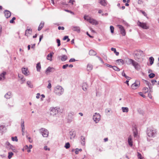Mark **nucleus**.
Masks as SVG:
<instances>
[{"label":"nucleus","mask_w":159,"mask_h":159,"mask_svg":"<svg viewBox=\"0 0 159 159\" xmlns=\"http://www.w3.org/2000/svg\"><path fill=\"white\" fill-rule=\"evenodd\" d=\"M105 65L108 66V67H112L113 66H112L111 65H109L108 64H105Z\"/></svg>","instance_id":"63"},{"label":"nucleus","mask_w":159,"mask_h":159,"mask_svg":"<svg viewBox=\"0 0 159 159\" xmlns=\"http://www.w3.org/2000/svg\"><path fill=\"white\" fill-rule=\"evenodd\" d=\"M138 26L144 29H148L149 28V26L146 23L141 22L138 21L137 23Z\"/></svg>","instance_id":"3"},{"label":"nucleus","mask_w":159,"mask_h":159,"mask_svg":"<svg viewBox=\"0 0 159 159\" xmlns=\"http://www.w3.org/2000/svg\"><path fill=\"white\" fill-rule=\"evenodd\" d=\"M68 66V65L66 64L65 65H64L62 66V68L63 69H65Z\"/></svg>","instance_id":"51"},{"label":"nucleus","mask_w":159,"mask_h":159,"mask_svg":"<svg viewBox=\"0 0 159 159\" xmlns=\"http://www.w3.org/2000/svg\"><path fill=\"white\" fill-rule=\"evenodd\" d=\"M59 58L60 59L61 61H66L67 59V57L66 55H64L62 56L59 57Z\"/></svg>","instance_id":"14"},{"label":"nucleus","mask_w":159,"mask_h":159,"mask_svg":"<svg viewBox=\"0 0 159 159\" xmlns=\"http://www.w3.org/2000/svg\"><path fill=\"white\" fill-rule=\"evenodd\" d=\"M113 69L115 70L116 71H119L120 69L117 66H114L112 67Z\"/></svg>","instance_id":"39"},{"label":"nucleus","mask_w":159,"mask_h":159,"mask_svg":"<svg viewBox=\"0 0 159 159\" xmlns=\"http://www.w3.org/2000/svg\"><path fill=\"white\" fill-rule=\"evenodd\" d=\"M27 84L31 88L33 87V85L32 84V83L30 81H28L27 82Z\"/></svg>","instance_id":"36"},{"label":"nucleus","mask_w":159,"mask_h":159,"mask_svg":"<svg viewBox=\"0 0 159 159\" xmlns=\"http://www.w3.org/2000/svg\"><path fill=\"white\" fill-rule=\"evenodd\" d=\"M66 39H67V42H68L70 41V39L69 38L68 36H64L63 39V40H65Z\"/></svg>","instance_id":"38"},{"label":"nucleus","mask_w":159,"mask_h":159,"mask_svg":"<svg viewBox=\"0 0 159 159\" xmlns=\"http://www.w3.org/2000/svg\"><path fill=\"white\" fill-rule=\"evenodd\" d=\"M53 70L54 68H53L49 67L47 69L45 73L47 74L50 72L52 71V70Z\"/></svg>","instance_id":"21"},{"label":"nucleus","mask_w":159,"mask_h":159,"mask_svg":"<svg viewBox=\"0 0 159 159\" xmlns=\"http://www.w3.org/2000/svg\"><path fill=\"white\" fill-rule=\"evenodd\" d=\"M143 90L144 91L145 93H146L148 92V88L144 87L143 89Z\"/></svg>","instance_id":"49"},{"label":"nucleus","mask_w":159,"mask_h":159,"mask_svg":"<svg viewBox=\"0 0 159 159\" xmlns=\"http://www.w3.org/2000/svg\"><path fill=\"white\" fill-rule=\"evenodd\" d=\"M99 3L102 6H104L107 5V2L105 0H99Z\"/></svg>","instance_id":"22"},{"label":"nucleus","mask_w":159,"mask_h":159,"mask_svg":"<svg viewBox=\"0 0 159 159\" xmlns=\"http://www.w3.org/2000/svg\"><path fill=\"white\" fill-rule=\"evenodd\" d=\"M117 26L120 30L121 34L123 36H125L126 34V32L124 27L120 25H118Z\"/></svg>","instance_id":"8"},{"label":"nucleus","mask_w":159,"mask_h":159,"mask_svg":"<svg viewBox=\"0 0 159 159\" xmlns=\"http://www.w3.org/2000/svg\"><path fill=\"white\" fill-rule=\"evenodd\" d=\"M32 32V30L30 29H27L25 31V35L29 36L31 34Z\"/></svg>","instance_id":"13"},{"label":"nucleus","mask_w":159,"mask_h":159,"mask_svg":"<svg viewBox=\"0 0 159 159\" xmlns=\"http://www.w3.org/2000/svg\"><path fill=\"white\" fill-rule=\"evenodd\" d=\"M97 57L98 58L99 60L101 61V62L102 63H104V62H103V61L102 60V59H101V58L100 57H99L98 56H97Z\"/></svg>","instance_id":"50"},{"label":"nucleus","mask_w":159,"mask_h":159,"mask_svg":"<svg viewBox=\"0 0 159 159\" xmlns=\"http://www.w3.org/2000/svg\"><path fill=\"white\" fill-rule=\"evenodd\" d=\"M21 127L22 128V134H23L24 133V130L25 129V127H24V122L23 120H22L21 122Z\"/></svg>","instance_id":"23"},{"label":"nucleus","mask_w":159,"mask_h":159,"mask_svg":"<svg viewBox=\"0 0 159 159\" xmlns=\"http://www.w3.org/2000/svg\"><path fill=\"white\" fill-rule=\"evenodd\" d=\"M40 130L43 137H47L48 136V132L47 129L42 128Z\"/></svg>","instance_id":"6"},{"label":"nucleus","mask_w":159,"mask_h":159,"mask_svg":"<svg viewBox=\"0 0 159 159\" xmlns=\"http://www.w3.org/2000/svg\"><path fill=\"white\" fill-rule=\"evenodd\" d=\"M75 2V1L74 0H70L69 3H70L71 5H73L74 4V2Z\"/></svg>","instance_id":"48"},{"label":"nucleus","mask_w":159,"mask_h":159,"mask_svg":"<svg viewBox=\"0 0 159 159\" xmlns=\"http://www.w3.org/2000/svg\"><path fill=\"white\" fill-rule=\"evenodd\" d=\"M116 61L119 65H123L124 63V61L122 59H118Z\"/></svg>","instance_id":"25"},{"label":"nucleus","mask_w":159,"mask_h":159,"mask_svg":"<svg viewBox=\"0 0 159 159\" xmlns=\"http://www.w3.org/2000/svg\"><path fill=\"white\" fill-rule=\"evenodd\" d=\"M16 19V18L15 17H13L12 18V19H11L10 21V23H14V20Z\"/></svg>","instance_id":"43"},{"label":"nucleus","mask_w":159,"mask_h":159,"mask_svg":"<svg viewBox=\"0 0 159 159\" xmlns=\"http://www.w3.org/2000/svg\"><path fill=\"white\" fill-rule=\"evenodd\" d=\"M72 29L74 31H76L77 32H79L80 31V28L79 27L74 26L72 27Z\"/></svg>","instance_id":"27"},{"label":"nucleus","mask_w":159,"mask_h":159,"mask_svg":"<svg viewBox=\"0 0 159 159\" xmlns=\"http://www.w3.org/2000/svg\"><path fill=\"white\" fill-rule=\"evenodd\" d=\"M111 50L113 51H114V52H116V49L115 48H111Z\"/></svg>","instance_id":"59"},{"label":"nucleus","mask_w":159,"mask_h":159,"mask_svg":"<svg viewBox=\"0 0 159 159\" xmlns=\"http://www.w3.org/2000/svg\"><path fill=\"white\" fill-rule=\"evenodd\" d=\"M147 134L149 137H154L155 136L156 132L155 131L151 129H148L147 131Z\"/></svg>","instance_id":"7"},{"label":"nucleus","mask_w":159,"mask_h":159,"mask_svg":"<svg viewBox=\"0 0 159 159\" xmlns=\"http://www.w3.org/2000/svg\"><path fill=\"white\" fill-rule=\"evenodd\" d=\"M82 149H78V148H76L75 149V153L76 154H77L79 153V152H81L82 151Z\"/></svg>","instance_id":"35"},{"label":"nucleus","mask_w":159,"mask_h":159,"mask_svg":"<svg viewBox=\"0 0 159 159\" xmlns=\"http://www.w3.org/2000/svg\"><path fill=\"white\" fill-rule=\"evenodd\" d=\"M132 65L134 66L135 69L137 70H139L140 68V66L139 64L134 60Z\"/></svg>","instance_id":"10"},{"label":"nucleus","mask_w":159,"mask_h":159,"mask_svg":"<svg viewBox=\"0 0 159 159\" xmlns=\"http://www.w3.org/2000/svg\"><path fill=\"white\" fill-rule=\"evenodd\" d=\"M22 73L25 75H27L29 74V72L27 68H22Z\"/></svg>","instance_id":"11"},{"label":"nucleus","mask_w":159,"mask_h":159,"mask_svg":"<svg viewBox=\"0 0 159 159\" xmlns=\"http://www.w3.org/2000/svg\"><path fill=\"white\" fill-rule=\"evenodd\" d=\"M57 46L59 47L61 45L60 40L59 39H57Z\"/></svg>","instance_id":"47"},{"label":"nucleus","mask_w":159,"mask_h":159,"mask_svg":"<svg viewBox=\"0 0 159 159\" xmlns=\"http://www.w3.org/2000/svg\"><path fill=\"white\" fill-rule=\"evenodd\" d=\"M44 25V23L41 22L39 25L38 28V30L39 31L43 27Z\"/></svg>","instance_id":"30"},{"label":"nucleus","mask_w":159,"mask_h":159,"mask_svg":"<svg viewBox=\"0 0 159 159\" xmlns=\"http://www.w3.org/2000/svg\"><path fill=\"white\" fill-rule=\"evenodd\" d=\"M75 60L74 58H71L69 60L70 62H72L75 61Z\"/></svg>","instance_id":"55"},{"label":"nucleus","mask_w":159,"mask_h":159,"mask_svg":"<svg viewBox=\"0 0 159 159\" xmlns=\"http://www.w3.org/2000/svg\"><path fill=\"white\" fill-rule=\"evenodd\" d=\"M82 89L84 91H86L87 90L88 86L87 84L86 83H83L82 84Z\"/></svg>","instance_id":"15"},{"label":"nucleus","mask_w":159,"mask_h":159,"mask_svg":"<svg viewBox=\"0 0 159 159\" xmlns=\"http://www.w3.org/2000/svg\"><path fill=\"white\" fill-rule=\"evenodd\" d=\"M5 16L7 18L10 17L11 16V13L10 11L7 10H5L4 12Z\"/></svg>","instance_id":"12"},{"label":"nucleus","mask_w":159,"mask_h":159,"mask_svg":"<svg viewBox=\"0 0 159 159\" xmlns=\"http://www.w3.org/2000/svg\"><path fill=\"white\" fill-rule=\"evenodd\" d=\"M44 149L45 150L50 151V149L49 148H48L47 146H45L44 147Z\"/></svg>","instance_id":"52"},{"label":"nucleus","mask_w":159,"mask_h":159,"mask_svg":"<svg viewBox=\"0 0 159 159\" xmlns=\"http://www.w3.org/2000/svg\"><path fill=\"white\" fill-rule=\"evenodd\" d=\"M70 147V145L69 143H66L65 147L66 149H68Z\"/></svg>","instance_id":"37"},{"label":"nucleus","mask_w":159,"mask_h":159,"mask_svg":"<svg viewBox=\"0 0 159 159\" xmlns=\"http://www.w3.org/2000/svg\"><path fill=\"white\" fill-rule=\"evenodd\" d=\"M93 69V66L92 65L89 64L87 66V69L88 71H90Z\"/></svg>","instance_id":"32"},{"label":"nucleus","mask_w":159,"mask_h":159,"mask_svg":"<svg viewBox=\"0 0 159 159\" xmlns=\"http://www.w3.org/2000/svg\"><path fill=\"white\" fill-rule=\"evenodd\" d=\"M140 85V82L139 80H136L131 85L132 89H135L138 88Z\"/></svg>","instance_id":"5"},{"label":"nucleus","mask_w":159,"mask_h":159,"mask_svg":"<svg viewBox=\"0 0 159 159\" xmlns=\"http://www.w3.org/2000/svg\"><path fill=\"white\" fill-rule=\"evenodd\" d=\"M139 95L141 96L142 97H143V98H144L145 97V96L143 94H142V93L141 92L139 93Z\"/></svg>","instance_id":"64"},{"label":"nucleus","mask_w":159,"mask_h":159,"mask_svg":"<svg viewBox=\"0 0 159 159\" xmlns=\"http://www.w3.org/2000/svg\"><path fill=\"white\" fill-rule=\"evenodd\" d=\"M93 119L96 123L98 122L100 119V115L98 113H96L93 115Z\"/></svg>","instance_id":"9"},{"label":"nucleus","mask_w":159,"mask_h":159,"mask_svg":"<svg viewBox=\"0 0 159 159\" xmlns=\"http://www.w3.org/2000/svg\"><path fill=\"white\" fill-rule=\"evenodd\" d=\"M40 94L39 93H38L37 94V95H36V97L38 99L39 98V97H40Z\"/></svg>","instance_id":"58"},{"label":"nucleus","mask_w":159,"mask_h":159,"mask_svg":"<svg viewBox=\"0 0 159 159\" xmlns=\"http://www.w3.org/2000/svg\"><path fill=\"white\" fill-rule=\"evenodd\" d=\"M43 35H41L39 37V42H40L41 39H43Z\"/></svg>","instance_id":"60"},{"label":"nucleus","mask_w":159,"mask_h":159,"mask_svg":"<svg viewBox=\"0 0 159 159\" xmlns=\"http://www.w3.org/2000/svg\"><path fill=\"white\" fill-rule=\"evenodd\" d=\"M54 54V53L53 52H50L49 54H48L47 57V60H50V61H52V57Z\"/></svg>","instance_id":"16"},{"label":"nucleus","mask_w":159,"mask_h":159,"mask_svg":"<svg viewBox=\"0 0 159 159\" xmlns=\"http://www.w3.org/2000/svg\"><path fill=\"white\" fill-rule=\"evenodd\" d=\"M134 61V60L133 59L127 58L126 59L125 62L127 64L130 65L131 64H132Z\"/></svg>","instance_id":"19"},{"label":"nucleus","mask_w":159,"mask_h":159,"mask_svg":"<svg viewBox=\"0 0 159 159\" xmlns=\"http://www.w3.org/2000/svg\"><path fill=\"white\" fill-rule=\"evenodd\" d=\"M114 27L112 26H110V29L111 31V32L112 33H114Z\"/></svg>","instance_id":"45"},{"label":"nucleus","mask_w":159,"mask_h":159,"mask_svg":"<svg viewBox=\"0 0 159 159\" xmlns=\"http://www.w3.org/2000/svg\"><path fill=\"white\" fill-rule=\"evenodd\" d=\"M155 76V74L154 73H151L149 75V77L150 78H153Z\"/></svg>","instance_id":"44"},{"label":"nucleus","mask_w":159,"mask_h":159,"mask_svg":"<svg viewBox=\"0 0 159 159\" xmlns=\"http://www.w3.org/2000/svg\"><path fill=\"white\" fill-rule=\"evenodd\" d=\"M13 153L12 152H9L8 158L9 159H11L12 157V156L13 155Z\"/></svg>","instance_id":"34"},{"label":"nucleus","mask_w":159,"mask_h":159,"mask_svg":"<svg viewBox=\"0 0 159 159\" xmlns=\"http://www.w3.org/2000/svg\"><path fill=\"white\" fill-rule=\"evenodd\" d=\"M128 143L129 145L132 146L133 145V142L132 141V137L131 135H130L128 139Z\"/></svg>","instance_id":"17"},{"label":"nucleus","mask_w":159,"mask_h":159,"mask_svg":"<svg viewBox=\"0 0 159 159\" xmlns=\"http://www.w3.org/2000/svg\"><path fill=\"white\" fill-rule=\"evenodd\" d=\"M138 157L139 159H143V157H142L141 154L139 152H138Z\"/></svg>","instance_id":"41"},{"label":"nucleus","mask_w":159,"mask_h":159,"mask_svg":"<svg viewBox=\"0 0 159 159\" xmlns=\"http://www.w3.org/2000/svg\"><path fill=\"white\" fill-rule=\"evenodd\" d=\"M6 73L5 72H3L0 75V80L5 79V75H6Z\"/></svg>","instance_id":"24"},{"label":"nucleus","mask_w":159,"mask_h":159,"mask_svg":"<svg viewBox=\"0 0 159 159\" xmlns=\"http://www.w3.org/2000/svg\"><path fill=\"white\" fill-rule=\"evenodd\" d=\"M84 18L92 24L97 25L98 24V22L96 20L91 18L88 16H84Z\"/></svg>","instance_id":"1"},{"label":"nucleus","mask_w":159,"mask_h":159,"mask_svg":"<svg viewBox=\"0 0 159 159\" xmlns=\"http://www.w3.org/2000/svg\"><path fill=\"white\" fill-rule=\"evenodd\" d=\"M57 112V110L54 108H52L50 111V114L52 115H55Z\"/></svg>","instance_id":"18"},{"label":"nucleus","mask_w":159,"mask_h":159,"mask_svg":"<svg viewBox=\"0 0 159 159\" xmlns=\"http://www.w3.org/2000/svg\"><path fill=\"white\" fill-rule=\"evenodd\" d=\"M141 12H142V13H143V14L145 16H147V14H146V12H144V11H141Z\"/></svg>","instance_id":"62"},{"label":"nucleus","mask_w":159,"mask_h":159,"mask_svg":"<svg viewBox=\"0 0 159 159\" xmlns=\"http://www.w3.org/2000/svg\"><path fill=\"white\" fill-rule=\"evenodd\" d=\"M64 27H63V26H62V27H61V26H59L58 27V29L59 30H64Z\"/></svg>","instance_id":"53"},{"label":"nucleus","mask_w":159,"mask_h":159,"mask_svg":"<svg viewBox=\"0 0 159 159\" xmlns=\"http://www.w3.org/2000/svg\"><path fill=\"white\" fill-rule=\"evenodd\" d=\"M11 96V93L10 92H8L6 93L5 95V97L7 99H9L10 98Z\"/></svg>","instance_id":"29"},{"label":"nucleus","mask_w":159,"mask_h":159,"mask_svg":"<svg viewBox=\"0 0 159 159\" xmlns=\"http://www.w3.org/2000/svg\"><path fill=\"white\" fill-rule=\"evenodd\" d=\"M122 75L123 76H124L125 77L126 76V75H125V74L124 71H123L122 72Z\"/></svg>","instance_id":"61"},{"label":"nucleus","mask_w":159,"mask_h":159,"mask_svg":"<svg viewBox=\"0 0 159 159\" xmlns=\"http://www.w3.org/2000/svg\"><path fill=\"white\" fill-rule=\"evenodd\" d=\"M11 139L13 141H15L16 142L18 141V139H17V137L16 136H15L14 137H12Z\"/></svg>","instance_id":"42"},{"label":"nucleus","mask_w":159,"mask_h":159,"mask_svg":"<svg viewBox=\"0 0 159 159\" xmlns=\"http://www.w3.org/2000/svg\"><path fill=\"white\" fill-rule=\"evenodd\" d=\"M122 111L123 112H127L129 111V109L128 107H122Z\"/></svg>","instance_id":"33"},{"label":"nucleus","mask_w":159,"mask_h":159,"mask_svg":"<svg viewBox=\"0 0 159 159\" xmlns=\"http://www.w3.org/2000/svg\"><path fill=\"white\" fill-rule=\"evenodd\" d=\"M19 78H20V80L22 81V82L21 83H22L23 82L25 81V79L22 76H20V75H18Z\"/></svg>","instance_id":"40"},{"label":"nucleus","mask_w":159,"mask_h":159,"mask_svg":"<svg viewBox=\"0 0 159 159\" xmlns=\"http://www.w3.org/2000/svg\"><path fill=\"white\" fill-rule=\"evenodd\" d=\"M37 70L38 71H40L41 69V66L40 62L38 63L36 65Z\"/></svg>","instance_id":"28"},{"label":"nucleus","mask_w":159,"mask_h":159,"mask_svg":"<svg viewBox=\"0 0 159 159\" xmlns=\"http://www.w3.org/2000/svg\"><path fill=\"white\" fill-rule=\"evenodd\" d=\"M64 91L63 89L60 86H57L55 89L54 92L58 95H61Z\"/></svg>","instance_id":"2"},{"label":"nucleus","mask_w":159,"mask_h":159,"mask_svg":"<svg viewBox=\"0 0 159 159\" xmlns=\"http://www.w3.org/2000/svg\"><path fill=\"white\" fill-rule=\"evenodd\" d=\"M151 82L152 84H154L156 83L157 82V81L155 80H153L151 81Z\"/></svg>","instance_id":"56"},{"label":"nucleus","mask_w":159,"mask_h":159,"mask_svg":"<svg viewBox=\"0 0 159 159\" xmlns=\"http://www.w3.org/2000/svg\"><path fill=\"white\" fill-rule=\"evenodd\" d=\"M27 138L30 142L31 143L33 142L32 139L30 137H28Z\"/></svg>","instance_id":"54"},{"label":"nucleus","mask_w":159,"mask_h":159,"mask_svg":"<svg viewBox=\"0 0 159 159\" xmlns=\"http://www.w3.org/2000/svg\"><path fill=\"white\" fill-rule=\"evenodd\" d=\"M48 86H47V88H48L50 89L51 88V86H52L51 84V81L50 80H49L48 81Z\"/></svg>","instance_id":"46"},{"label":"nucleus","mask_w":159,"mask_h":159,"mask_svg":"<svg viewBox=\"0 0 159 159\" xmlns=\"http://www.w3.org/2000/svg\"><path fill=\"white\" fill-rule=\"evenodd\" d=\"M81 140L80 142L81 144L83 145H84L85 144V137L84 136H81Z\"/></svg>","instance_id":"26"},{"label":"nucleus","mask_w":159,"mask_h":159,"mask_svg":"<svg viewBox=\"0 0 159 159\" xmlns=\"http://www.w3.org/2000/svg\"><path fill=\"white\" fill-rule=\"evenodd\" d=\"M5 127L4 125H0V130H1L3 129Z\"/></svg>","instance_id":"57"},{"label":"nucleus","mask_w":159,"mask_h":159,"mask_svg":"<svg viewBox=\"0 0 159 159\" xmlns=\"http://www.w3.org/2000/svg\"><path fill=\"white\" fill-rule=\"evenodd\" d=\"M96 52L93 50H90L89 52V54L91 56H94L96 55Z\"/></svg>","instance_id":"20"},{"label":"nucleus","mask_w":159,"mask_h":159,"mask_svg":"<svg viewBox=\"0 0 159 159\" xmlns=\"http://www.w3.org/2000/svg\"><path fill=\"white\" fill-rule=\"evenodd\" d=\"M143 55V52L142 51L139 50L137 51L135 53V58L137 60H139L142 58Z\"/></svg>","instance_id":"4"},{"label":"nucleus","mask_w":159,"mask_h":159,"mask_svg":"<svg viewBox=\"0 0 159 159\" xmlns=\"http://www.w3.org/2000/svg\"><path fill=\"white\" fill-rule=\"evenodd\" d=\"M149 60L151 65H152L154 62V59L152 57H151L149 58Z\"/></svg>","instance_id":"31"}]
</instances>
